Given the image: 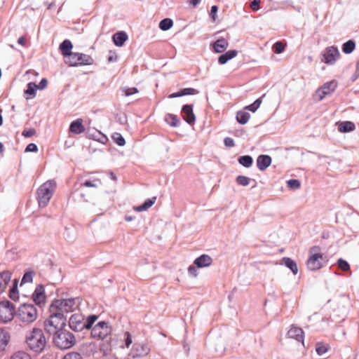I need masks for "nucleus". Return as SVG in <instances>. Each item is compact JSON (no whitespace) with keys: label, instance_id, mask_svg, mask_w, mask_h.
I'll use <instances>...</instances> for the list:
<instances>
[{"label":"nucleus","instance_id":"obj_1","mask_svg":"<svg viewBox=\"0 0 359 359\" xmlns=\"http://www.w3.org/2000/svg\"><path fill=\"white\" fill-rule=\"evenodd\" d=\"M25 341L28 348L36 353H41L47 343L43 330L38 327H34L26 333Z\"/></svg>","mask_w":359,"mask_h":359},{"label":"nucleus","instance_id":"obj_2","mask_svg":"<svg viewBox=\"0 0 359 359\" xmlns=\"http://www.w3.org/2000/svg\"><path fill=\"white\" fill-rule=\"evenodd\" d=\"M327 262L326 256L323 253L320 246L314 245L309 250V257L306 266L310 271H317L322 269Z\"/></svg>","mask_w":359,"mask_h":359},{"label":"nucleus","instance_id":"obj_3","mask_svg":"<svg viewBox=\"0 0 359 359\" xmlns=\"http://www.w3.org/2000/svg\"><path fill=\"white\" fill-rule=\"evenodd\" d=\"M56 187L57 184L54 180H48L39 187L36 191V199L39 207L45 208L48 205Z\"/></svg>","mask_w":359,"mask_h":359},{"label":"nucleus","instance_id":"obj_4","mask_svg":"<svg viewBox=\"0 0 359 359\" xmlns=\"http://www.w3.org/2000/svg\"><path fill=\"white\" fill-rule=\"evenodd\" d=\"M16 317L21 323L29 325L37 319L38 309L32 304H22L16 311Z\"/></svg>","mask_w":359,"mask_h":359},{"label":"nucleus","instance_id":"obj_5","mask_svg":"<svg viewBox=\"0 0 359 359\" xmlns=\"http://www.w3.org/2000/svg\"><path fill=\"white\" fill-rule=\"evenodd\" d=\"M97 319V316L91 315L87 318L86 321H84V316L78 313L72 315L69 320V325L70 328L74 331H81L83 329L89 330Z\"/></svg>","mask_w":359,"mask_h":359},{"label":"nucleus","instance_id":"obj_6","mask_svg":"<svg viewBox=\"0 0 359 359\" xmlns=\"http://www.w3.org/2000/svg\"><path fill=\"white\" fill-rule=\"evenodd\" d=\"M66 326V318L60 312L50 316L44 321V328L50 334H54L64 329Z\"/></svg>","mask_w":359,"mask_h":359},{"label":"nucleus","instance_id":"obj_7","mask_svg":"<svg viewBox=\"0 0 359 359\" xmlns=\"http://www.w3.org/2000/svg\"><path fill=\"white\" fill-rule=\"evenodd\" d=\"M76 339L72 333L63 329L54 334L53 343L60 349H67L75 344Z\"/></svg>","mask_w":359,"mask_h":359},{"label":"nucleus","instance_id":"obj_8","mask_svg":"<svg viewBox=\"0 0 359 359\" xmlns=\"http://www.w3.org/2000/svg\"><path fill=\"white\" fill-rule=\"evenodd\" d=\"M65 62L69 66L76 67L81 65H91L93 63V59L89 55L73 53L65 59Z\"/></svg>","mask_w":359,"mask_h":359},{"label":"nucleus","instance_id":"obj_9","mask_svg":"<svg viewBox=\"0 0 359 359\" xmlns=\"http://www.w3.org/2000/svg\"><path fill=\"white\" fill-rule=\"evenodd\" d=\"M79 304V300L76 299H62L55 300L52 305L51 309H55L62 313V312H72L74 311Z\"/></svg>","mask_w":359,"mask_h":359},{"label":"nucleus","instance_id":"obj_10","mask_svg":"<svg viewBox=\"0 0 359 359\" xmlns=\"http://www.w3.org/2000/svg\"><path fill=\"white\" fill-rule=\"evenodd\" d=\"M112 332V328L108 323L101 321L97 323L91 330L92 338L97 340H103Z\"/></svg>","mask_w":359,"mask_h":359},{"label":"nucleus","instance_id":"obj_11","mask_svg":"<svg viewBox=\"0 0 359 359\" xmlns=\"http://www.w3.org/2000/svg\"><path fill=\"white\" fill-rule=\"evenodd\" d=\"M16 313L15 307L8 300L0 302V321L8 323L11 321Z\"/></svg>","mask_w":359,"mask_h":359},{"label":"nucleus","instance_id":"obj_12","mask_svg":"<svg viewBox=\"0 0 359 359\" xmlns=\"http://www.w3.org/2000/svg\"><path fill=\"white\" fill-rule=\"evenodd\" d=\"M337 82L336 81H330L325 83L320 88L317 89L313 95L314 100L319 102L325 98L327 95H331L337 88Z\"/></svg>","mask_w":359,"mask_h":359},{"label":"nucleus","instance_id":"obj_13","mask_svg":"<svg viewBox=\"0 0 359 359\" xmlns=\"http://www.w3.org/2000/svg\"><path fill=\"white\" fill-rule=\"evenodd\" d=\"M150 348L147 344L136 342L130 350V355L133 358L144 357L149 354Z\"/></svg>","mask_w":359,"mask_h":359},{"label":"nucleus","instance_id":"obj_14","mask_svg":"<svg viewBox=\"0 0 359 359\" xmlns=\"http://www.w3.org/2000/svg\"><path fill=\"white\" fill-rule=\"evenodd\" d=\"M339 55V52L337 48L330 46L325 50L322 61L326 64L332 65L335 62Z\"/></svg>","mask_w":359,"mask_h":359},{"label":"nucleus","instance_id":"obj_15","mask_svg":"<svg viewBox=\"0 0 359 359\" xmlns=\"http://www.w3.org/2000/svg\"><path fill=\"white\" fill-rule=\"evenodd\" d=\"M32 299L34 302L38 304L41 305L45 303L46 301V295H45V290L43 286L42 285H38L33 294H32Z\"/></svg>","mask_w":359,"mask_h":359},{"label":"nucleus","instance_id":"obj_16","mask_svg":"<svg viewBox=\"0 0 359 359\" xmlns=\"http://www.w3.org/2000/svg\"><path fill=\"white\" fill-rule=\"evenodd\" d=\"M11 340V335L5 329L0 328V353L6 351Z\"/></svg>","mask_w":359,"mask_h":359},{"label":"nucleus","instance_id":"obj_17","mask_svg":"<svg viewBox=\"0 0 359 359\" xmlns=\"http://www.w3.org/2000/svg\"><path fill=\"white\" fill-rule=\"evenodd\" d=\"M287 336L298 341L304 342V333L302 329L299 327L292 326L287 332Z\"/></svg>","mask_w":359,"mask_h":359},{"label":"nucleus","instance_id":"obj_18","mask_svg":"<svg viewBox=\"0 0 359 359\" xmlns=\"http://www.w3.org/2000/svg\"><path fill=\"white\" fill-rule=\"evenodd\" d=\"M182 113L183 114V118L189 124H192L195 122L196 118L193 113V109L191 105L186 104L182 107Z\"/></svg>","mask_w":359,"mask_h":359},{"label":"nucleus","instance_id":"obj_19","mask_svg":"<svg viewBox=\"0 0 359 359\" xmlns=\"http://www.w3.org/2000/svg\"><path fill=\"white\" fill-rule=\"evenodd\" d=\"M85 126L83 124V119L78 118L73 122L69 126V131L74 134L79 135L83 133L85 131Z\"/></svg>","mask_w":359,"mask_h":359},{"label":"nucleus","instance_id":"obj_20","mask_svg":"<svg viewBox=\"0 0 359 359\" xmlns=\"http://www.w3.org/2000/svg\"><path fill=\"white\" fill-rule=\"evenodd\" d=\"M271 158L268 155H260L257 159V165L260 170H266L271 163Z\"/></svg>","mask_w":359,"mask_h":359},{"label":"nucleus","instance_id":"obj_21","mask_svg":"<svg viewBox=\"0 0 359 359\" xmlns=\"http://www.w3.org/2000/svg\"><path fill=\"white\" fill-rule=\"evenodd\" d=\"M212 262V258L208 255H202L194 260V264L198 268L209 266Z\"/></svg>","mask_w":359,"mask_h":359},{"label":"nucleus","instance_id":"obj_22","mask_svg":"<svg viewBox=\"0 0 359 359\" xmlns=\"http://www.w3.org/2000/svg\"><path fill=\"white\" fill-rule=\"evenodd\" d=\"M228 46H229L228 41L224 38L217 39L212 44L213 49L216 53L224 52L227 48Z\"/></svg>","mask_w":359,"mask_h":359},{"label":"nucleus","instance_id":"obj_23","mask_svg":"<svg viewBox=\"0 0 359 359\" xmlns=\"http://www.w3.org/2000/svg\"><path fill=\"white\" fill-rule=\"evenodd\" d=\"M11 278V273L8 271L0 273V292H3L7 287Z\"/></svg>","mask_w":359,"mask_h":359},{"label":"nucleus","instance_id":"obj_24","mask_svg":"<svg viewBox=\"0 0 359 359\" xmlns=\"http://www.w3.org/2000/svg\"><path fill=\"white\" fill-rule=\"evenodd\" d=\"M72 43L69 40H65L60 45V50H61L62 55L65 57V59H67V57H69V55L73 53L71 51L72 49Z\"/></svg>","mask_w":359,"mask_h":359},{"label":"nucleus","instance_id":"obj_25","mask_svg":"<svg viewBox=\"0 0 359 359\" xmlns=\"http://www.w3.org/2000/svg\"><path fill=\"white\" fill-rule=\"evenodd\" d=\"M127 39L128 36L124 32H118L113 36V41L116 46H122Z\"/></svg>","mask_w":359,"mask_h":359},{"label":"nucleus","instance_id":"obj_26","mask_svg":"<svg viewBox=\"0 0 359 359\" xmlns=\"http://www.w3.org/2000/svg\"><path fill=\"white\" fill-rule=\"evenodd\" d=\"M238 54V51L236 50H230L226 52L224 54L221 55L218 58V62L220 65L226 63L229 60L235 57Z\"/></svg>","mask_w":359,"mask_h":359},{"label":"nucleus","instance_id":"obj_27","mask_svg":"<svg viewBox=\"0 0 359 359\" xmlns=\"http://www.w3.org/2000/svg\"><path fill=\"white\" fill-rule=\"evenodd\" d=\"M355 128V124L351 121H343L338 123V130L341 133H348L353 131Z\"/></svg>","mask_w":359,"mask_h":359},{"label":"nucleus","instance_id":"obj_28","mask_svg":"<svg viewBox=\"0 0 359 359\" xmlns=\"http://www.w3.org/2000/svg\"><path fill=\"white\" fill-rule=\"evenodd\" d=\"M156 197L154 196L151 198L147 199L143 204L141 205H138L134 208V210L136 212H142L144 210H147L148 208L151 207L156 202Z\"/></svg>","mask_w":359,"mask_h":359},{"label":"nucleus","instance_id":"obj_29","mask_svg":"<svg viewBox=\"0 0 359 359\" xmlns=\"http://www.w3.org/2000/svg\"><path fill=\"white\" fill-rule=\"evenodd\" d=\"M8 359H32L29 353L25 351H17Z\"/></svg>","mask_w":359,"mask_h":359},{"label":"nucleus","instance_id":"obj_30","mask_svg":"<svg viewBox=\"0 0 359 359\" xmlns=\"http://www.w3.org/2000/svg\"><path fill=\"white\" fill-rule=\"evenodd\" d=\"M283 260L285 266L288 267L294 275H296L298 272V267L296 262L288 257L283 258Z\"/></svg>","mask_w":359,"mask_h":359},{"label":"nucleus","instance_id":"obj_31","mask_svg":"<svg viewBox=\"0 0 359 359\" xmlns=\"http://www.w3.org/2000/svg\"><path fill=\"white\" fill-rule=\"evenodd\" d=\"M355 48V43L353 40H349L342 46V50L346 54L351 53Z\"/></svg>","mask_w":359,"mask_h":359},{"label":"nucleus","instance_id":"obj_32","mask_svg":"<svg viewBox=\"0 0 359 359\" xmlns=\"http://www.w3.org/2000/svg\"><path fill=\"white\" fill-rule=\"evenodd\" d=\"M250 117V114L245 111H238L236 114V119L241 124H245L248 121Z\"/></svg>","mask_w":359,"mask_h":359},{"label":"nucleus","instance_id":"obj_33","mask_svg":"<svg viewBox=\"0 0 359 359\" xmlns=\"http://www.w3.org/2000/svg\"><path fill=\"white\" fill-rule=\"evenodd\" d=\"M240 164L245 168H249L252 165L253 160L250 156H242L238 158Z\"/></svg>","mask_w":359,"mask_h":359},{"label":"nucleus","instance_id":"obj_34","mask_svg":"<svg viewBox=\"0 0 359 359\" xmlns=\"http://www.w3.org/2000/svg\"><path fill=\"white\" fill-rule=\"evenodd\" d=\"M100 184V180L97 178H93V180H86L83 183L81 184V187H97Z\"/></svg>","mask_w":359,"mask_h":359},{"label":"nucleus","instance_id":"obj_35","mask_svg":"<svg viewBox=\"0 0 359 359\" xmlns=\"http://www.w3.org/2000/svg\"><path fill=\"white\" fill-rule=\"evenodd\" d=\"M173 25V22L170 18H165L162 20L159 23V27L163 31L168 30L170 28L172 27Z\"/></svg>","mask_w":359,"mask_h":359},{"label":"nucleus","instance_id":"obj_36","mask_svg":"<svg viewBox=\"0 0 359 359\" xmlns=\"http://www.w3.org/2000/svg\"><path fill=\"white\" fill-rule=\"evenodd\" d=\"M330 346L327 344H323L322 343H317L316 346V351L319 355H323L328 351Z\"/></svg>","mask_w":359,"mask_h":359},{"label":"nucleus","instance_id":"obj_37","mask_svg":"<svg viewBox=\"0 0 359 359\" xmlns=\"http://www.w3.org/2000/svg\"><path fill=\"white\" fill-rule=\"evenodd\" d=\"M286 43H283L282 41H277L273 46V50L276 54H280L283 53L285 48Z\"/></svg>","mask_w":359,"mask_h":359},{"label":"nucleus","instance_id":"obj_38","mask_svg":"<svg viewBox=\"0 0 359 359\" xmlns=\"http://www.w3.org/2000/svg\"><path fill=\"white\" fill-rule=\"evenodd\" d=\"M111 138L118 146H124L126 144L125 139L119 133H114Z\"/></svg>","mask_w":359,"mask_h":359},{"label":"nucleus","instance_id":"obj_39","mask_svg":"<svg viewBox=\"0 0 359 359\" xmlns=\"http://www.w3.org/2000/svg\"><path fill=\"white\" fill-rule=\"evenodd\" d=\"M165 121L171 126H177L180 122L177 116L168 114L165 117Z\"/></svg>","mask_w":359,"mask_h":359},{"label":"nucleus","instance_id":"obj_40","mask_svg":"<svg viewBox=\"0 0 359 359\" xmlns=\"http://www.w3.org/2000/svg\"><path fill=\"white\" fill-rule=\"evenodd\" d=\"M36 89L37 86L34 83L30 82L27 84V89L25 90V93L31 96H34Z\"/></svg>","mask_w":359,"mask_h":359},{"label":"nucleus","instance_id":"obj_41","mask_svg":"<svg viewBox=\"0 0 359 359\" xmlns=\"http://www.w3.org/2000/svg\"><path fill=\"white\" fill-rule=\"evenodd\" d=\"M337 264H338L339 268L341 269L344 271H347L350 269L349 264L346 261H345L342 259H338Z\"/></svg>","mask_w":359,"mask_h":359},{"label":"nucleus","instance_id":"obj_42","mask_svg":"<svg viewBox=\"0 0 359 359\" xmlns=\"http://www.w3.org/2000/svg\"><path fill=\"white\" fill-rule=\"evenodd\" d=\"M236 182L240 185L247 186L250 183V179L245 176L239 175L236 178Z\"/></svg>","mask_w":359,"mask_h":359},{"label":"nucleus","instance_id":"obj_43","mask_svg":"<svg viewBox=\"0 0 359 359\" xmlns=\"http://www.w3.org/2000/svg\"><path fill=\"white\" fill-rule=\"evenodd\" d=\"M62 359H83L81 355L77 352H69Z\"/></svg>","mask_w":359,"mask_h":359},{"label":"nucleus","instance_id":"obj_44","mask_svg":"<svg viewBox=\"0 0 359 359\" xmlns=\"http://www.w3.org/2000/svg\"><path fill=\"white\" fill-rule=\"evenodd\" d=\"M287 183L288 187L293 189H297L301 186L300 182L298 180H290Z\"/></svg>","mask_w":359,"mask_h":359},{"label":"nucleus","instance_id":"obj_45","mask_svg":"<svg viewBox=\"0 0 359 359\" xmlns=\"http://www.w3.org/2000/svg\"><path fill=\"white\" fill-rule=\"evenodd\" d=\"M33 280V273L32 272H27L24 274L22 283H31Z\"/></svg>","mask_w":359,"mask_h":359},{"label":"nucleus","instance_id":"obj_46","mask_svg":"<svg viewBox=\"0 0 359 359\" xmlns=\"http://www.w3.org/2000/svg\"><path fill=\"white\" fill-rule=\"evenodd\" d=\"M262 101L259 100V99H257V100L255 101L254 103L250 104L249 106L247 107V108L252 111V112H255L259 107L260 104H261Z\"/></svg>","mask_w":359,"mask_h":359},{"label":"nucleus","instance_id":"obj_47","mask_svg":"<svg viewBox=\"0 0 359 359\" xmlns=\"http://www.w3.org/2000/svg\"><path fill=\"white\" fill-rule=\"evenodd\" d=\"M181 91L182 93L183 96L187 95H195L198 93V91L196 89L191 88H184L181 90Z\"/></svg>","mask_w":359,"mask_h":359},{"label":"nucleus","instance_id":"obj_48","mask_svg":"<svg viewBox=\"0 0 359 359\" xmlns=\"http://www.w3.org/2000/svg\"><path fill=\"white\" fill-rule=\"evenodd\" d=\"M260 3L261 0H253L250 3V7L253 11H257L259 9Z\"/></svg>","mask_w":359,"mask_h":359},{"label":"nucleus","instance_id":"obj_49","mask_svg":"<svg viewBox=\"0 0 359 359\" xmlns=\"http://www.w3.org/2000/svg\"><path fill=\"white\" fill-rule=\"evenodd\" d=\"M22 134L25 137H29L36 134V130L34 128H30L27 130H23Z\"/></svg>","mask_w":359,"mask_h":359},{"label":"nucleus","instance_id":"obj_50","mask_svg":"<svg viewBox=\"0 0 359 359\" xmlns=\"http://www.w3.org/2000/svg\"><path fill=\"white\" fill-rule=\"evenodd\" d=\"M9 297L13 300H16L18 299V294L16 287H13L10 290Z\"/></svg>","mask_w":359,"mask_h":359},{"label":"nucleus","instance_id":"obj_51","mask_svg":"<svg viewBox=\"0 0 359 359\" xmlns=\"http://www.w3.org/2000/svg\"><path fill=\"white\" fill-rule=\"evenodd\" d=\"M37 150V146L34 143L29 144L25 149V151L28 152H36Z\"/></svg>","mask_w":359,"mask_h":359},{"label":"nucleus","instance_id":"obj_52","mask_svg":"<svg viewBox=\"0 0 359 359\" xmlns=\"http://www.w3.org/2000/svg\"><path fill=\"white\" fill-rule=\"evenodd\" d=\"M224 142L225 146L228 147H233L235 145L233 140L231 137H226Z\"/></svg>","mask_w":359,"mask_h":359},{"label":"nucleus","instance_id":"obj_53","mask_svg":"<svg viewBox=\"0 0 359 359\" xmlns=\"http://www.w3.org/2000/svg\"><path fill=\"white\" fill-rule=\"evenodd\" d=\"M125 337H126V346L127 348H128L130 346V344H132L131 334H130V332H126L125 333Z\"/></svg>","mask_w":359,"mask_h":359},{"label":"nucleus","instance_id":"obj_54","mask_svg":"<svg viewBox=\"0 0 359 359\" xmlns=\"http://www.w3.org/2000/svg\"><path fill=\"white\" fill-rule=\"evenodd\" d=\"M125 95L126 96H129L131 95H133L135 93H137L138 92L137 89L136 88H129L124 90Z\"/></svg>","mask_w":359,"mask_h":359},{"label":"nucleus","instance_id":"obj_55","mask_svg":"<svg viewBox=\"0 0 359 359\" xmlns=\"http://www.w3.org/2000/svg\"><path fill=\"white\" fill-rule=\"evenodd\" d=\"M217 11H218V7L217 6H212L211 7L210 15L214 21L216 20V13H217Z\"/></svg>","mask_w":359,"mask_h":359},{"label":"nucleus","instance_id":"obj_56","mask_svg":"<svg viewBox=\"0 0 359 359\" xmlns=\"http://www.w3.org/2000/svg\"><path fill=\"white\" fill-rule=\"evenodd\" d=\"M188 271L191 275H192L194 277L197 276L198 275L196 268L193 265L189 266Z\"/></svg>","mask_w":359,"mask_h":359},{"label":"nucleus","instance_id":"obj_57","mask_svg":"<svg viewBox=\"0 0 359 359\" xmlns=\"http://www.w3.org/2000/svg\"><path fill=\"white\" fill-rule=\"evenodd\" d=\"M48 81L46 79H41L40 81L39 86H37V88L39 89H44L47 86Z\"/></svg>","mask_w":359,"mask_h":359},{"label":"nucleus","instance_id":"obj_58","mask_svg":"<svg viewBox=\"0 0 359 359\" xmlns=\"http://www.w3.org/2000/svg\"><path fill=\"white\" fill-rule=\"evenodd\" d=\"M18 42L20 45L25 46L27 43V39L25 36H21L18 39Z\"/></svg>","mask_w":359,"mask_h":359},{"label":"nucleus","instance_id":"obj_59","mask_svg":"<svg viewBox=\"0 0 359 359\" xmlns=\"http://www.w3.org/2000/svg\"><path fill=\"white\" fill-rule=\"evenodd\" d=\"M181 96H183L182 95V91H179V92H177V93H172L170 94L168 97L170 98H175V97H181Z\"/></svg>","mask_w":359,"mask_h":359},{"label":"nucleus","instance_id":"obj_60","mask_svg":"<svg viewBox=\"0 0 359 359\" xmlns=\"http://www.w3.org/2000/svg\"><path fill=\"white\" fill-rule=\"evenodd\" d=\"M201 0H190V4L195 7L197 4L201 2Z\"/></svg>","mask_w":359,"mask_h":359},{"label":"nucleus","instance_id":"obj_61","mask_svg":"<svg viewBox=\"0 0 359 359\" xmlns=\"http://www.w3.org/2000/svg\"><path fill=\"white\" fill-rule=\"evenodd\" d=\"M2 123H3V119H2L1 115L0 114V126L2 125Z\"/></svg>","mask_w":359,"mask_h":359},{"label":"nucleus","instance_id":"obj_62","mask_svg":"<svg viewBox=\"0 0 359 359\" xmlns=\"http://www.w3.org/2000/svg\"><path fill=\"white\" fill-rule=\"evenodd\" d=\"M3 151V144L0 142V152Z\"/></svg>","mask_w":359,"mask_h":359},{"label":"nucleus","instance_id":"obj_63","mask_svg":"<svg viewBox=\"0 0 359 359\" xmlns=\"http://www.w3.org/2000/svg\"><path fill=\"white\" fill-rule=\"evenodd\" d=\"M112 178H113L114 180H116V177H115V176H112Z\"/></svg>","mask_w":359,"mask_h":359},{"label":"nucleus","instance_id":"obj_64","mask_svg":"<svg viewBox=\"0 0 359 359\" xmlns=\"http://www.w3.org/2000/svg\"><path fill=\"white\" fill-rule=\"evenodd\" d=\"M112 178H113L114 180H116V177H115V176H112Z\"/></svg>","mask_w":359,"mask_h":359}]
</instances>
